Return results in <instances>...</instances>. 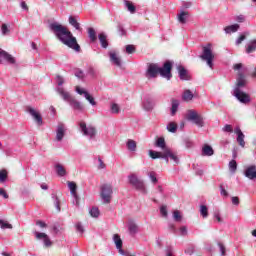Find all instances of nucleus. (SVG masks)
<instances>
[{
	"label": "nucleus",
	"mask_w": 256,
	"mask_h": 256,
	"mask_svg": "<svg viewBox=\"0 0 256 256\" xmlns=\"http://www.w3.org/2000/svg\"><path fill=\"white\" fill-rule=\"evenodd\" d=\"M76 231H78L80 235H83V233H85V228H83V225L81 224V222H78L76 224Z\"/></svg>",
	"instance_id": "5fc2aeb1"
},
{
	"label": "nucleus",
	"mask_w": 256,
	"mask_h": 256,
	"mask_svg": "<svg viewBox=\"0 0 256 256\" xmlns=\"http://www.w3.org/2000/svg\"><path fill=\"white\" fill-rule=\"evenodd\" d=\"M256 51V39L252 40L246 47V53H253Z\"/></svg>",
	"instance_id": "4c0bfd02"
},
{
	"label": "nucleus",
	"mask_w": 256,
	"mask_h": 256,
	"mask_svg": "<svg viewBox=\"0 0 256 256\" xmlns=\"http://www.w3.org/2000/svg\"><path fill=\"white\" fill-rule=\"evenodd\" d=\"M200 59H202V61H205L206 65H208L210 69H213V65H214L213 61L215 60V54H213V50L211 49V44H208L207 46H203Z\"/></svg>",
	"instance_id": "39448f33"
},
{
	"label": "nucleus",
	"mask_w": 256,
	"mask_h": 256,
	"mask_svg": "<svg viewBox=\"0 0 256 256\" xmlns=\"http://www.w3.org/2000/svg\"><path fill=\"white\" fill-rule=\"evenodd\" d=\"M247 85V80L245 79V75L243 73L238 74L236 85L233 89V93H237L243 91L242 89L245 88Z\"/></svg>",
	"instance_id": "9d476101"
},
{
	"label": "nucleus",
	"mask_w": 256,
	"mask_h": 256,
	"mask_svg": "<svg viewBox=\"0 0 256 256\" xmlns=\"http://www.w3.org/2000/svg\"><path fill=\"white\" fill-rule=\"evenodd\" d=\"M118 32L121 36L126 35L127 31H125V28L123 27V24L119 23L117 26Z\"/></svg>",
	"instance_id": "6e6d98bb"
},
{
	"label": "nucleus",
	"mask_w": 256,
	"mask_h": 256,
	"mask_svg": "<svg viewBox=\"0 0 256 256\" xmlns=\"http://www.w3.org/2000/svg\"><path fill=\"white\" fill-rule=\"evenodd\" d=\"M26 113H29L31 117H33L34 121H36L37 125H43V117H41V114L37 112L33 107L27 106L26 107Z\"/></svg>",
	"instance_id": "f8f14e48"
},
{
	"label": "nucleus",
	"mask_w": 256,
	"mask_h": 256,
	"mask_svg": "<svg viewBox=\"0 0 256 256\" xmlns=\"http://www.w3.org/2000/svg\"><path fill=\"white\" fill-rule=\"evenodd\" d=\"M167 131H169V133H177V123L175 122H169L166 126Z\"/></svg>",
	"instance_id": "c9c22d12"
},
{
	"label": "nucleus",
	"mask_w": 256,
	"mask_h": 256,
	"mask_svg": "<svg viewBox=\"0 0 256 256\" xmlns=\"http://www.w3.org/2000/svg\"><path fill=\"white\" fill-rule=\"evenodd\" d=\"M88 37L92 43H95V41H97V32L94 28H88Z\"/></svg>",
	"instance_id": "72a5a7b5"
},
{
	"label": "nucleus",
	"mask_w": 256,
	"mask_h": 256,
	"mask_svg": "<svg viewBox=\"0 0 256 256\" xmlns=\"http://www.w3.org/2000/svg\"><path fill=\"white\" fill-rule=\"evenodd\" d=\"M232 95L236 97V99L240 102L243 103L244 105H247V103H251V96L249 94L243 92V91H236L233 92Z\"/></svg>",
	"instance_id": "9b49d317"
},
{
	"label": "nucleus",
	"mask_w": 256,
	"mask_h": 256,
	"mask_svg": "<svg viewBox=\"0 0 256 256\" xmlns=\"http://www.w3.org/2000/svg\"><path fill=\"white\" fill-rule=\"evenodd\" d=\"M134 51H135V46H133V45H126V53H128V55H133Z\"/></svg>",
	"instance_id": "4d7b16f0"
},
{
	"label": "nucleus",
	"mask_w": 256,
	"mask_h": 256,
	"mask_svg": "<svg viewBox=\"0 0 256 256\" xmlns=\"http://www.w3.org/2000/svg\"><path fill=\"white\" fill-rule=\"evenodd\" d=\"M0 65H17V58L0 48Z\"/></svg>",
	"instance_id": "0eeeda50"
},
{
	"label": "nucleus",
	"mask_w": 256,
	"mask_h": 256,
	"mask_svg": "<svg viewBox=\"0 0 256 256\" xmlns=\"http://www.w3.org/2000/svg\"><path fill=\"white\" fill-rule=\"evenodd\" d=\"M169 159L174 161L176 165H179V156H177V153L171 151V149H166L164 152V160L166 163H169Z\"/></svg>",
	"instance_id": "4468645a"
},
{
	"label": "nucleus",
	"mask_w": 256,
	"mask_h": 256,
	"mask_svg": "<svg viewBox=\"0 0 256 256\" xmlns=\"http://www.w3.org/2000/svg\"><path fill=\"white\" fill-rule=\"evenodd\" d=\"M68 189L72 197H74L75 201L73 202L75 205H79V196L77 195V184L75 182H68Z\"/></svg>",
	"instance_id": "a211bd4d"
},
{
	"label": "nucleus",
	"mask_w": 256,
	"mask_h": 256,
	"mask_svg": "<svg viewBox=\"0 0 256 256\" xmlns=\"http://www.w3.org/2000/svg\"><path fill=\"white\" fill-rule=\"evenodd\" d=\"M244 175L245 177H247V179H250L251 181H253V179H256V166L251 165L246 168Z\"/></svg>",
	"instance_id": "aec40b11"
},
{
	"label": "nucleus",
	"mask_w": 256,
	"mask_h": 256,
	"mask_svg": "<svg viewBox=\"0 0 256 256\" xmlns=\"http://www.w3.org/2000/svg\"><path fill=\"white\" fill-rule=\"evenodd\" d=\"M180 235H182L183 237H185V235H187V227L186 226L180 227Z\"/></svg>",
	"instance_id": "338daca9"
},
{
	"label": "nucleus",
	"mask_w": 256,
	"mask_h": 256,
	"mask_svg": "<svg viewBox=\"0 0 256 256\" xmlns=\"http://www.w3.org/2000/svg\"><path fill=\"white\" fill-rule=\"evenodd\" d=\"M52 229H53L55 235L61 233V231L63 230V228H61V226H59L57 224H55Z\"/></svg>",
	"instance_id": "bf43d9fd"
},
{
	"label": "nucleus",
	"mask_w": 256,
	"mask_h": 256,
	"mask_svg": "<svg viewBox=\"0 0 256 256\" xmlns=\"http://www.w3.org/2000/svg\"><path fill=\"white\" fill-rule=\"evenodd\" d=\"M187 120L193 121L198 127H203V118L195 110H189Z\"/></svg>",
	"instance_id": "1a4fd4ad"
},
{
	"label": "nucleus",
	"mask_w": 256,
	"mask_h": 256,
	"mask_svg": "<svg viewBox=\"0 0 256 256\" xmlns=\"http://www.w3.org/2000/svg\"><path fill=\"white\" fill-rule=\"evenodd\" d=\"M98 39L100 41V45L102 47V49H107V47H109V41H107V34L106 33H100L98 35Z\"/></svg>",
	"instance_id": "b1692460"
},
{
	"label": "nucleus",
	"mask_w": 256,
	"mask_h": 256,
	"mask_svg": "<svg viewBox=\"0 0 256 256\" xmlns=\"http://www.w3.org/2000/svg\"><path fill=\"white\" fill-rule=\"evenodd\" d=\"M56 93L60 95V97L63 99V101H66V103H69L70 107L74 109V111H83L85 107L81 102H79L75 97L71 96V94L67 91H65V88L63 87H56L55 88Z\"/></svg>",
	"instance_id": "7ed1b4c3"
},
{
	"label": "nucleus",
	"mask_w": 256,
	"mask_h": 256,
	"mask_svg": "<svg viewBox=\"0 0 256 256\" xmlns=\"http://www.w3.org/2000/svg\"><path fill=\"white\" fill-rule=\"evenodd\" d=\"M239 24H233L230 26H226L224 28V31L227 35L231 34V33H237L239 31Z\"/></svg>",
	"instance_id": "7c9ffc66"
},
{
	"label": "nucleus",
	"mask_w": 256,
	"mask_h": 256,
	"mask_svg": "<svg viewBox=\"0 0 256 256\" xmlns=\"http://www.w3.org/2000/svg\"><path fill=\"white\" fill-rule=\"evenodd\" d=\"M128 230L130 235H137V233H139V226H137L135 222H129Z\"/></svg>",
	"instance_id": "473e14b6"
},
{
	"label": "nucleus",
	"mask_w": 256,
	"mask_h": 256,
	"mask_svg": "<svg viewBox=\"0 0 256 256\" xmlns=\"http://www.w3.org/2000/svg\"><path fill=\"white\" fill-rule=\"evenodd\" d=\"M48 28L60 43H63V45H66V47L73 49L77 53L81 51V46L77 43V38L73 36V33L66 26H63L59 22H52L48 25Z\"/></svg>",
	"instance_id": "f257e3e1"
},
{
	"label": "nucleus",
	"mask_w": 256,
	"mask_h": 256,
	"mask_svg": "<svg viewBox=\"0 0 256 256\" xmlns=\"http://www.w3.org/2000/svg\"><path fill=\"white\" fill-rule=\"evenodd\" d=\"M220 194L223 197H229V192H227V190H225V188L223 187V185H220Z\"/></svg>",
	"instance_id": "680f3d73"
},
{
	"label": "nucleus",
	"mask_w": 256,
	"mask_h": 256,
	"mask_svg": "<svg viewBox=\"0 0 256 256\" xmlns=\"http://www.w3.org/2000/svg\"><path fill=\"white\" fill-rule=\"evenodd\" d=\"M155 147H159L160 149H162V151L165 153L166 149H169L167 147V144L165 143V138L160 137L156 140L155 142Z\"/></svg>",
	"instance_id": "c756f323"
},
{
	"label": "nucleus",
	"mask_w": 256,
	"mask_h": 256,
	"mask_svg": "<svg viewBox=\"0 0 256 256\" xmlns=\"http://www.w3.org/2000/svg\"><path fill=\"white\" fill-rule=\"evenodd\" d=\"M36 225H37L38 227H41V229H45V228L47 227V223H45V222H43V221H41V220H37V221H36Z\"/></svg>",
	"instance_id": "0e129e2a"
},
{
	"label": "nucleus",
	"mask_w": 256,
	"mask_h": 256,
	"mask_svg": "<svg viewBox=\"0 0 256 256\" xmlns=\"http://www.w3.org/2000/svg\"><path fill=\"white\" fill-rule=\"evenodd\" d=\"M0 227L2 229H13V225H11L9 222L5 220H0Z\"/></svg>",
	"instance_id": "37998d69"
},
{
	"label": "nucleus",
	"mask_w": 256,
	"mask_h": 256,
	"mask_svg": "<svg viewBox=\"0 0 256 256\" xmlns=\"http://www.w3.org/2000/svg\"><path fill=\"white\" fill-rule=\"evenodd\" d=\"M52 199L54 200V207H56L57 211H61V203L57 194H52Z\"/></svg>",
	"instance_id": "ea45409f"
},
{
	"label": "nucleus",
	"mask_w": 256,
	"mask_h": 256,
	"mask_svg": "<svg viewBox=\"0 0 256 256\" xmlns=\"http://www.w3.org/2000/svg\"><path fill=\"white\" fill-rule=\"evenodd\" d=\"M232 204L233 205H239V197L233 196L232 197Z\"/></svg>",
	"instance_id": "774afa93"
},
{
	"label": "nucleus",
	"mask_w": 256,
	"mask_h": 256,
	"mask_svg": "<svg viewBox=\"0 0 256 256\" xmlns=\"http://www.w3.org/2000/svg\"><path fill=\"white\" fill-rule=\"evenodd\" d=\"M69 23L70 25H72V27H75L77 31H81V24L77 22V19H75V17L70 16Z\"/></svg>",
	"instance_id": "58836bf2"
},
{
	"label": "nucleus",
	"mask_w": 256,
	"mask_h": 256,
	"mask_svg": "<svg viewBox=\"0 0 256 256\" xmlns=\"http://www.w3.org/2000/svg\"><path fill=\"white\" fill-rule=\"evenodd\" d=\"M74 75L77 77V79H85V73L81 69H76L74 71Z\"/></svg>",
	"instance_id": "a18cd8bd"
},
{
	"label": "nucleus",
	"mask_w": 256,
	"mask_h": 256,
	"mask_svg": "<svg viewBox=\"0 0 256 256\" xmlns=\"http://www.w3.org/2000/svg\"><path fill=\"white\" fill-rule=\"evenodd\" d=\"M79 129L85 137H89V139H95L97 135V129L93 126H87V123L84 121L79 123Z\"/></svg>",
	"instance_id": "6e6552de"
},
{
	"label": "nucleus",
	"mask_w": 256,
	"mask_h": 256,
	"mask_svg": "<svg viewBox=\"0 0 256 256\" xmlns=\"http://www.w3.org/2000/svg\"><path fill=\"white\" fill-rule=\"evenodd\" d=\"M142 107L144 111H153V109L155 108V100H153V98H151L150 96H146L142 103Z\"/></svg>",
	"instance_id": "f3484780"
},
{
	"label": "nucleus",
	"mask_w": 256,
	"mask_h": 256,
	"mask_svg": "<svg viewBox=\"0 0 256 256\" xmlns=\"http://www.w3.org/2000/svg\"><path fill=\"white\" fill-rule=\"evenodd\" d=\"M173 217L174 221H176L177 223L181 222V219H183V217L181 216V212H179V210H175L173 212Z\"/></svg>",
	"instance_id": "09e8293b"
},
{
	"label": "nucleus",
	"mask_w": 256,
	"mask_h": 256,
	"mask_svg": "<svg viewBox=\"0 0 256 256\" xmlns=\"http://www.w3.org/2000/svg\"><path fill=\"white\" fill-rule=\"evenodd\" d=\"M177 71H178L179 79L181 81H191V76L189 75V72L187 71V69H185V66L178 65Z\"/></svg>",
	"instance_id": "2eb2a0df"
},
{
	"label": "nucleus",
	"mask_w": 256,
	"mask_h": 256,
	"mask_svg": "<svg viewBox=\"0 0 256 256\" xmlns=\"http://www.w3.org/2000/svg\"><path fill=\"white\" fill-rule=\"evenodd\" d=\"M229 169L232 171V173H235V171H237V161L231 160L229 162Z\"/></svg>",
	"instance_id": "8fccbe9b"
},
{
	"label": "nucleus",
	"mask_w": 256,
	"mask_h": 256,
	"mask_svg": "<svg viewBox=\"0 0 256 256\" xmlns=\"http://www.w3.org/2000/svg\"><path fill=\"white\" fill-rule=\"evenodd\" d=\"M179 105H181V102L178 99H171L170 113L172 117H175V115H177V111H179Z\"/></svg>",
	"instance_id": "412c9836"
},
{
	"label": "nucleus",
	"mask_w": 256,
	"mask_h": 256,
	"mask_svg": "<svg viewBox=\"0 0 256 256\" xmlns=\"http://www.w3.org/2000/svg\"><path fill=\"white\" fill-rule=\"evenodd\" d=\"M100 197L105 205L111 203L113 198V186L111 184H103L100 188Z\"/></svg>",
	"instance_id": "423d86ee"
},
{
	"label": "nucleus",
	"mask_w": 256,
	"mask_h": 256,
	"mask_svg": "<svg viewBox=\"0 0 256 256\" xmlns=\"http://www.w3.org/2000/svg\"><path fill=\"white\" fill-rule=\"evenodd\" d=\"M55 169L58 177H65L67 175V171L65 170V167H63V165L56 164Z\"/></svg>",
	"instance_id": "2f4dec72"
},
{
	"label": "nucleus",
	"mask_w": 256,
	"mask_h": 256,
	"mask_svg": "<svg viewBox=\"0 0 256 256\" xmlns=\"http://www.w3.org/2000/svg\"><path fill=\"white\" fill-rule=\"evenodd\" d=\"M11 30H9V26H7V24L3 23L1 25V33L2 35H9Z\"/></svg>",
	"instance_id": "3c124183"
},
{
	"label": "nucleus",
	"mask_w": 256,
	"mask_h": 256,
	"mask_svg": "<svg viewBox=\"0 0 256 256\" xmlns=\"http://www.w3.org/2000/svg\"><path fill=\"white\" fill-rule=\"evenodd\" d=\"M215 153V151L213 150V147L209 146V145H204L202 148V155L203 157H211L213 156Z\"/></svg>",
	"instance_id": "393cba45"
},
{
	"label": "nucleus",
	"mask_w": 256,
	"mask_h": 256,
	"mask_svg": "<svg viewBox=\"0 0 256 256\" xmlns=\"http://www.w3.org/2000/svg\"><path fill=\"white\" fill-rule=\"evenodd\" d=\"M36 239H43L45 247H51L53 242L49 239V236L43 232H34Z\"/></svg>",
	"instance_id": "6ab92c4d"
},
{
	"label": "nucleus",
	"mask_w": 256,
	"mask_h": 256,
	"mask_svg": "<svg viewBox=\"0 0 256 256\" xmlns=\"http://www.w3.org/2000/svg\"><path fill=\"white\" fill-rule=\"evenodd\" d=\"M7 170L0 171V183H5L7 181Z\"/></svg>",
	"instance_id": "de8ad7c7"
},
{
	"label": "nucleus",
	"mask_w": 256,
	"mask_h": 256,
	"mask_svg": "<svg viewBox=\"0 0 256 256\" xmlns=\"http://www.w3.org/2000/svg\"><path fill=\"white\" fill-rule=\"evenodd\" d=\"M184 145H185L186 149H191V147H193V141H191L190 139H185Z\"/></svg>",
	"instance_id": "13d9d810"
},
{
	"label": "nucleus",
	"mask_w": 256,
	"mask_h": 256,
	"mask_svg": "<svg viewBox=\"0 0 256 256\" xmlns=\"http://www.w3.org/2000/svg\"><path fill=\"white\" fill-rule=\"evenodd\" d=\"M126 147L128 151L135 153V151H137V142H135L133 139H128L126 142Z\"/></svg>",
	"instance_id": "cd10ccee"
},
{
	"label": "nucleus",
	"mask_w": 256,
	"mask_h": 256,
	"mask_svg": "<svg viewBox=\"0 0 256 256\" xmlns=\"http://www.w3.org/2000/svg\"><path fill=\"white\" fill-rule=\"evenodd\" d=\"M173 69V62L167 60L163 67H159V64L151 63L148 65V69L145 73L146 79H155L158 75L165 79H171V70Z\"/></svg>",
	"instance_id": "f03ea898"
},
{
	"label": "nucleus",
	"mask_w": 256,
	"mask_h": 256,
	"mask_svg": "<svg viewBox=\"0 0 256 256\" xmlns=\"http://www.w3.org/2000/svg\"><path fill=\"white\" fill-rule=\"evenodd\" d=\"M0 196L4 199H9V194H7V191H5L3 188H0Z\"/></svg>",
	"instance_id": "e2e57ef3"
},
{
	"label": "nucleus",
	"mask_w": 256,
	"mask_h": 256,
	"mask_svg": "<svg viewBox=\"0 0 256 256\" xmlns=\"http://www.w3.org/2000/svg\"><path fill=\"white\" fill-rule=\"evenodd\" d=\"M128 183L136 189V191H140L144 195H147V188H145V183L143 180L139 179V176L135 173H131L128 175Z\"/></svg>",
	"instance_id": "20e7f679"
},
{
	"label": "nucleus",
	"mask_w": 256,
	"mask_h": 256,
	"mask_svg": "<svg viewBox=\"0 0 256 256\" xmlns=\"http://www.w3.org/2000/svg\"><path fill=\"white\" fill-rule=\"evenodd\" d=\"M148 177H149V179L151 180V182L152 183H157V174L155 173V172H150V173H148Z\"/></svg>",
	"instance_id": "864d4df0"
},
{
	"label": "nucleus",
	"mask_w": 256,
	"mask_h": 256,
	"mask_svg": "<svg viewBox=\"0 0 256 256\" xmlns=\"http://www.w3.org/2000/svg\"><path fill=\"white\" fill-rule=\"evenodd\" d=\"M110 61L116 67H121V58L115 52H109Z\"/></svg>",
	"instance_id": "4be33fe9"
},
{
	"label": "nucleus",
	"mask_w": 256,
	"mask_h": 256,
	"mask_svg": "<svg viewBox=\"0 0 256 256\" xmlns=\"http://www.w3.org/2000/svg\"><path fill=\"white\" fill-rule=\"evenodd\" d=\"M66 132L67 128L65 127V124L59 123L56 127V141H63Z\"/></svg>",
	"instance_id": "dca6fc26"
},
{
	"label": "nucleus",
	"mask_w": 256,
	"mask_h": 256,
	"mask_svg": "<svg viewBox=\"0 0 256 256\" xmlns=\"http://www.w3.org/2000/svg\"><path fill=\"white\" fill-rule=\"evenodd\" d=\"M124 7L131 13V15H135L137 13V7H135V4L129 0H124Z\"/></svg>",
	"instance_id": "5701e85b"
},
{
	"label": "nucleus",
	"mask_w": 256,
	"mask_h": 256,
	"mask_svg": "<svg viewBox=\"0 0 256 256\" xmlns=\"http://www.w3.org/2000/svg\"><path fill=\"white\" fill-rule=\"evenodd\" d=\"M200 215L203 219H207L209 217V208L205 205H200Z\"/></svg>",
	"instance_id": "e433bc0d"
},
{
	"label": "nucleus",
	"mask_w": 256,
	"mask_h": 256,
	"mask_svg": "<svg viewBox=\"0 0 256 256\" xmlns=\"http://www.w3.org/2000/svg\"><path fill=\"white\" fill-rule=\"evenodd\" d=\"M222 131L224 133H233V126L231 124H226L223 128Z\"/></svg>",
	"instance_id": "603ef678"
},
{
	"label": "nucleus",
	"mask_w": 256,
	"mask_h": 256,
	"mask_svg": "<svg viewBox=\"0 0 256 256\" xmlns=\"http://www.w3.org/2000/svg\"><path fill=\"white\" fill-rule=\"evenodd\" d=\"M177 19L179 23H181L182 25H185V23H187V19H189V12L181 11L177 15Z\"/></svg>",
	"instance_id": "bb28decb"
},
{
	"label": "nucleus",
	"mask_w": 256,
	"mask_h": 256,
	"mask_svg": "<svg viewBox=\"0 0 256 256\" xmlns=\"http://www.w3.org/2000/svg\"><path fill=\"white\" fill-rule=\"evenodd\" d=\"M56 83H57V87H63V84L65 83V78H63V76L61 75H56Z\"/></svg>",
	"instance_id": "c03bdc74"
},
{
	"label": "nucleus",
	"mask_w": 256,
	"mask_h": 256,
	"mask_svg": "<svg viewBox=\"0 0 256 256\" xmlns=\"http://www.w3.org/2000/svg\"><path fill=\"white\" fill-rule=\"evenodd\" d=\"M237 142L239 143L240 147H245V134L238 135Z\"/></svg>",
	"instance_id": "49530a36"
},
{
	"label": "nucleus",
	"mask_w": 256,
	"mask_h": 256,
	"mask_svg": "<svg viewBox=\"0 0 256 256\" xmlns=\"http://www.w3.org/2000/svg\"><path fill=\"white\" fill-rule=\"evenodd\" d=\"M246 36L242 34L237 40H236V45H241L243 41H245Z\"/></svg>",
	"instance_id": "69168bd1"
},
{
	"label": "nucleus",
	"mask_w": 256,
	"mask_h": 256,
	"mask_svg": "<svg viewBox=\"0 0 256 256\" xmlns=\"http://www.w3.org/2000/svg\"><path fill=\"white\" fill-rule=\"evenodd\" d=\"M113 241L116 245V249H121V247H123V240H121V236H119V234L113 235Z\"/></svg>",
	"instance_id": "f704fd0d"
},
{
	"label": "nucleus",
	"mask_w": 256,
	"mask_h": 256,
	"mask_svg": "<svg viewBox=\"0 0 256 256\" xmlns=\"http://www.w3.org/2000/svg\"><path fill=\"white\" fill-rule=\"evenodd\" d=\"M149 157L151 159H165V152H157L155 150H149Z\"/></svg>",
	"instance_id": "a878e982"
},
{
	"label": "nucleus",
	"mask_w": 256,
	"mask_h": 256,
	"mask_svg": "<svg viewBox=\"0 0 256 256\" xmlns=\"http://www.w3.org/2000/svg\"><path fill=\"white\" fill-rule=\"evenodd\" d=\"M110 109H111V113H113L114 115L119 114V112L121 111V108L117 103H112Z\"/></svg>",
	"instance_id": "a19ab883"
},
{
	"label": "nucleus",
	"mask_w": 256,
	"mask_h": 256,
	"mask_svg": "<svg viewBox=\"0 0 256 256\" xmlns=\"http://www.w3.org/2000/svg\"><path fill=\"white\" fill-rule=\"evenodd\" d=\"M76 92L78 93V95H83L85 97V99L90 103V105H92L93 107H95V105H97V102L95 101V98H93V96H91V94H89V92H87V90H83L82 88H80L79 86L76 87Z\"/></svg>",
	"instance_id": "ddd939ff"
},
{
	"label": "nucleus",
	"mask_w": 256,
	"mask_h": 256,
	"mask_svg": "<svg viewBox=\"0 0 256 256\" xmlns=\"http://www.w3.org/2000/svg\"><path fill=\"white\" fill-rule=\"evenodd\" d=\"M91 217H94L95 219H97V217H99L100 212H99V208L97 207H92L89 211Z\"/></svg>",
	"instance_id": "79ce46f5"
},
{
	"label": "nucleus",
	"mask_w": 256,
	"mask_h": 256,
	"mask_svg": "<svg viewBox=\"0 0 256 256\" xmlns=\"http://www.w3.org/2000/svg\"><path fill=\"white\" fill-rule=\"evenodd\" d=\"M160 213H161L162 217H167V215H168L167 206H161Z\"/></svg>",
	"instance_id": "052dcab7"
},
{
	"label": "nucleus",
	"mask_w": 256,
	"mask_h": 256,
	"mask_svg": "<svg viewBox=\"0 0 256 256\" xmlns=\"http://www.w3.org/2000/svg\"><path fill=\"white\" fill-rule=\"evenodd\" d=\"M193 97H195V95L193 92H191V90H184L182 94V100H184L186 103H189V101H193Z\"/></svg>",
	"instance_id": "c85d7f7f"
}]
</instances>
